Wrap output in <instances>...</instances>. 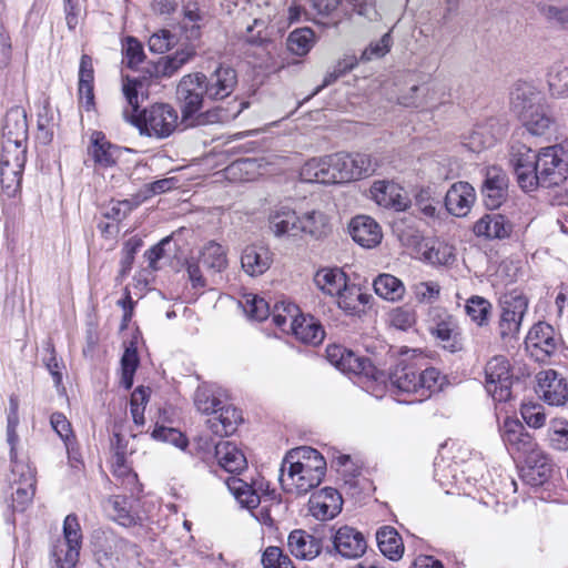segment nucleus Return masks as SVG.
Here are the masks:
<instances>
[{"mask_svg": "<svg viewBox=\"0 0 568 568\" xmlns=\"http://www.w3.org/2000/svg\"><path fill=\"white\" fill-rule=\"evenodd\" d=\"M428 331L444 349L450 353L463 349L464 343L458 321L447 311L439 307L430 310Z\"/></svg>", "mask_w": 568, "mask_h": 568, "instance_id": "6", "label": "nucleus"}, {"mask_svg": "<svg viewBox=\"0 0 568 568\" xmlns=\"http://www.w3.org/2000/svg\"><path fill=\"white\" fill-rule=\"evenodd\" d=\"M547 82L551 97L568 98V60H560L551 65Z\"/></svg>", "mask_w": 568, "mask_h": 568, "instance_id": "42", "label": "nucleus"}, {"mask_svg": "<svg viewBox=\"0 0 568 568\" xmlns=\"http://www.w3.org/2000/svg\"><path fill=\"white\" fill-rule=\"evenodd\" d=\"M337 154L320 159L308 160L301 169V178L305 182L322 184L344 183L339 165L337 166Z\"/></svg>", "mask_w": 568, "mask_h": 568, "instance_id": "15", "label": "nucleus"}, {"mask_svg": "<svg viewBox=\"0 0 568 568\" xmlns=\"http://www.w3.org/2000/svg\"><path fill=\"white\" fill-rule=\"evenodd\" d=\"M434 89L427 84L413 85L399 98V103L407 108H426L433 101Z\"/></svg>", "mask_w": 568, "mask_h": 568, "instance_id": "50", "label": "nucleus"}, {"mask_svg": "<svg viewBox=\"0 0 568 568\" xmlns=\"http://www.w3.org/2000/svg\"><path fill=\"white\" fill-rule=\"evenodd\" d=\"M180 69L181 68L178 67L176 63H173L171 57L166 55L160 58L156 62H148V64L144 67V75L149 74L150 77L169 78Z\"/></svg>", "mask_w": 568, "mask_h": 568, "instance_id": "54", "label": "nucleus"}, {"mask_svg": "<svg viewBox=\"0 0 568 568\" xmlns=\"http://www.w3.org/2000/svg\"><path fill=\"white\" fill-rule=\"evenodd\" d=\"M500 433L505 445L511 450L528 455L537 447L532 435L517 418L506 417L500 427Z\"/></svg>", "mask_w": 568, "mask_h": 568, "instance_id": "19", "label": "nucleus"}, {"mask_svg": "<svg viewBox=\"0 0 568 568\" xmlns=\"http://www.w3.org/2000/svg\"><path fill=\"white\" fill-rule=\"evenodd\" d=\"M199 261L213 273H220L227 266L225 251L222 245L215 242H210L203 247Z\"/></svg>", "mask_w": 568, "mask_h": 568, "instance_id": "46", "label": "nucleus"}, {"mask_svg": "<svg viewBox=\"0 0 568 568\" xmlns=\"http://www.w3.org/2000/svg\"><path fill=\"white\" fill-rule=\"evenodd\" d=\"M244 312L250 318L261 322L268 317L270 307L264 298L254 295L246 298Z\"/></svg>", "mask_w": 568, "mask_h": 568, "instance_id": "61", "label": "nucleus"}, {"mask_svg": "<svg viewBox=\"0 0 568 568\" xmlns=\"http://www.w3.org/2000/svg\"><path fill=\"white\" fill-rule=\"evenodd\" d=\"M500 307L499 335L503 339L515 337L519 333L523 318L527 312L528 301L521 294L511 293L501 298Z\"/></svg>", "mask_w": 568, "mask_h": 568, "instance_id": "9", "label": "nucleus"}, {"mask_svg": "<svg viewBox=\"0 0 568 568\" xmlns=\"http://www.w3.org/2000/svg\"><path fill=\"white\" fill-rule=\"evenodd\" d=\"M527 464L525 477L532 486L544 485L555 473L552 462L538 449L527 455Z\"/></svg>", "mask_w": 568, "mask_h": 568, "instance_id": "31", "label": "nucleus"}, {"mask_svg": "<svg viewBox=\"0 0 568 568\" xmlns=\"http://www.w3.org/2000/svg\"><path fill=\"white\" fill-rule=\"evenodd\" d=\"M310 509L317 519L334 518L342 509V497L336 489L325 487L311 498Z\"/></svg>", "mask_w": 568, "mask_h": 568, "instance_id": "29", "label": "nucleus"}, {"mask_svg": "<svg viewBox=\"0 0 568 568\" xmlns=\"http://www.w3.org/2000/svg\"><path fill=\"white\" fill-rule=\"evenodd\" d=\"M535 169L539 172L544 187L560 185L568 178V164L554 145L539 151Z\"/></svg>", "mask_w": 568, "mask_h": 568, "instance_id": "10", "label": "nucleus"}, {"mask_svg": "<svg viewBox=\"0 0 568 568\" xmlns=\"http://www.w3.org/2000/svg\"><path fill=\"white\" fill-rule=\"evenodd\" d=\"M27 477L26 486H17L12 494V507L17 511H23L36 494V486H32V479L29 475Z\"/></svg>", "mask_w": 568, "mask_h": 568, "instance_id": "60", "label": "nucleus"}, {"mask_svg": "<svg viewBox=\"0 0 568 568\" xmlns=\"http://www.w3.org/2000/svg\"><path fill=\"white\" fill-rule=\"evenodd\" d=\"M28 123L24 109L11 108L4 116L2 126V150L26 149Z\"/></svg>", "mask_w": 568, "mask_h": 568, "instance_id": "16", "label": "nucleus"}, {"mask_svg": "<svg viewBox=\"0 0 568 568\" xmlns=\"http://www.w3.org/2000/svg\"><path fill=\"white\" fill-rule=\"evenodd\" d=\"M476 201V192L468 182L459 181L454 183L445 195V207L447 212L457 217H464Z\"/></svg>", "mask_w": 568, "mask_h": 568, "instance_id": "22", "label": "nucleus"}, {"mask_svg": "<svg viewBox=\"0 0 568 568\" xmlns=\"http://www.w3.org/2000/svg\"><path fill=\"white\" fill-rule=\"evenodd\" d=\"M301 236L308 235L315 240L327 236L331 233L328 216L318 210H312L301 216Z\"/></svg>", "mask_w": 568, "mask_h": 568, "instance_id": "36", "label": "nucleus"}, {"mask_svg": "<svg viewBox=\"0 0 568 568\" xmlns=\"http://www.w3.org/2000/svg\"><path fill=\"white\" fill-rule=\"evenodd\" d=\"M138 337L135 336L125 344L124 353L121 357V379L120 384L130 389L133 385V377L139 366Z\"/></svg>", "mask_w": 568, "mask_h": 568, "instance_id": "43", "label": "nucleus"}, {"mask_svg": "<svg viewBox=\"0 0 568 568\" xmlns=\"http://www.w3.org/2000/svg\"><path fill=\"white\" fill-rule=\"evenodd\" d=\"M170 423L166 409H160V419L151 433V437L156 442L170 443L175 447L185 449L189 442L187 438L176 428L166 426Z\"/></svg>", "mask_w": 568, "mask_h": 568, "instance_id": "40", "label": "nucleus"}, {"mask_svg": "<svg viewBox=\"0 0 568 568\" xmlns=\"http://www.w3.org/2000/svg\"><path fill=\"white\" fill-rule=\"evenodd\" d=\"M377 546L381 552L390 560H398L404 552L403 540L397 530L390 526H383L376 531Z\"/></svg>", "mask_w": 568, "mask_h": 568, "instance_id": "37", "label": "nucleus"}, {"mask_svg": "<svg viewBox=\"0 0 568 568\" xmlns=\"http://www.w3.org/2000/svg\"><path fill=\"white\" fill-rule=\"evenodd\" d=\"M270 229L275 236H301V216H298L292 207L288 205L275 206L268 216Z\"/></svg>", "mask_w": 568, "mask_h": 568, "instance_id": "26", "label": "nucleus"}, {"mask_svg": "<svg viewBox=\"0 0 568 568\" xmlns=\"http://www.w3.org/2000/svg\"><path fill=\"white\" fill-rule=\"evenodd\" d=\"M172 237L166 236L162 239L156 245H154L148 252L149 268L158 271L162 267V261L166 262L170 257L171 250L166 248L171 245Z\"/></svg>", "mask_w": 568, "mask_h": 568, "instance_id": "57", "label": "nucleus"}, {"mask_svg": "<svg viewBox=\"0 0 568 568\" xmlns=\"http://www.w3.org/2000/svg\"><path fill=\"white\" fill-rule=\"evenodd\" d=\"M560 337L554 327L545 322L535 324L528 332L525 346L537 362L547 361L557 349Z\"/></svg>", "mask_w": 568, "mask_h": 568, "instance_id": "11", "label": "nucleus"}, {"mask_svg": "<svg viewBox=\"0 0 568 568\" xmlns=\"http://www.w3.org/2000/svg\"><path fill=\"white\" fill-rule=\"evenodd\" d=\"M375 293L390 302L400 301L405 295V285L392 274H379L373 283Z\"/></svg>", "mask_w": 568, "mask_h": 568, "instance_id": "41", "label": "nucleus"}, {"mask_svg": "<svg viewBox=\"0 0 568 568\" xmlns=\"http://www.w3.org/2000/svg\"><path fill=\"white\" fill-rule=\"evenodd\" d=\"M484 182L481 185V194L485 205L495 210L499 207L508 195V176L507 173L497 165H490L483 170Z\"/></svg>", "mask_w": 568, "mask_h": 568, "instance_id": "18", "label": "nucleus"}, {"mask_svg": "<svg viewBox=\"0 0 568 568\" xmlns=\"http://www.w3.org/2000/svg\"><path fill=\"white\" fill-rule=\"evenodd\" d=\"M215 458L227 473H241L247 466L243 452L232 442H220L215 445Z\"/></svg>", "mask_w": 568, "mask_h": 568, "instance_id": "33", "label": "nucleus"}, {"mask_svg": "<svg viewBox=\"0 0 568 568\" xmlns=\"http://www.w3.org/2000/svg\"><path fill=\"white\" fill-rule=\"evenodd\" d=\"M315 43V34L310 28H301L292 31L287 38L288 50L296 55H305Z\"/></svg>", "mask_w": 568, "mask_h": 568, "instance_id": "47", "label": "nucleus"}, {"mask_svg": "<svg viewBox=\"0 0 568 568\" xmlns=\"http://www.w3.org/2000/svg\"><path fill=\"white\" fill-rule=\"evenodd\" d=\"M138 204H133L129 200L123 201H111L110 204L103 211V217L119 223L123 220Z\"/></svg>", "mask_w": 568, "mask_h": 568, "instance_id": "62", "label": "nucleus"}, {"mask_svg": "<svg viewBox=\"0 0 568 568\" xmlns=\"http://www.w3.org/2000/svg\"><path fill=\"white\" fill-rule=\"evenodd\" d=\"M514 231V224L503 214L487 213L473 226V232L478 237L486 240H505Z\"/></svg>", "mask_w": 568, "mask_h": 568, "instance_id": "25", "label": "nucleus"}, {"mask_svg": "<svg viewBox=\"0 0 568 568\" xmlns=\"http://www.w3.org/2000/svg\"><path fill=\"white\" fill-rule=\"evenodd\" d=\"M412 292L418 303L432 304L440 296V285L434 281L418 282L412 286Z\"/></svg>", "mask_w": 568, "mask_h": 568, "instance_id": "52", "label": "nucleus"}, {"mask_svg": "<svg viewBox=\"0 0 568 568\" xmlns=\"http://www.w3.org/2000/svg\"><path fill=\"white\" fill-rule=\"evenodd\" d=\"M509 156L514 171H520L535 168L538 154L531 148L517 141L511 144Z\"/></svg>", "mask_w": 568, "mask_h": 568, "instance_id": "48", "label": "nucleus"}, {"mask_svg": "<svg viewBox=\"0 0 568 568\" xmlns=\"http://www.w3.org/2000/svg\"><path fill=\"white\" fill-rule=\"evenodd\" d=\"M80 549V546L55 540L50 550L49 567L75 568Z\"/></svg>", "mask_w": 568, "mask_h": 568, "instance_id": "38", "label": "nucleus"}, {"mask_svg": "<svg viewBox=\"0 0 568 568\" xmlns=\"http://www.w3.org/2000/svg\"><path fill=\"white\" fill-rule=\"evenodd\" d=\"M520 414L525 423L532 428H541L546 423L545 408L540 404L527 403L520 407Z\"/></svg>", "mask_w": 568, "mask_h": 568, "instance_id": "56", "label": "nucleus"}, {"mask_svg": "<svg viewBox=\"0 0 568 568\" xmlns=\"http://www.w3.org/2000/svg\"><path fill=\"white\" fill-rule=\"evenodd\" d=\"M206 97L222 100L232 94L237 84L236 71L229 65H219L209 77L204 74Z\"/></svg>", "mask_w": 568, "mask_h": 568, "instance_id": "20", "label": "nucleus"}, {"mask_svg": "<svg viewBox=\"0 0 568 568\" xmlns=\"http://www.w3.org/2000/svg\"><path fill=\"white\" fill-rule=\"evenodd\" d=\"M287 544L292 555L304 560L314 559L322 549L320 539L302 529L293 530L288 536Z\"/></svg>", "mask_w": 568, "mask_h": 568, "instance_id": "32", "label": "nucleus"}, {"mask_svg": "<svg viewBox=\"0 0 568 568\" xmlns=\"http://www.w3.org/2000/svg\"><path fill=\"white\" fill-rule=\"evenodd\" d=\"M142 63V44L131 36L122 40L121 91L123 97L122 119L136 128L142 134V109L139 99V90L142 87V75L132 77L125 69L139 71Z\"/></svg>", "mask_w": 568, "mask_h": 568, "instance_id": "3", "label": "nucleus"}, {"mask_svg": "<svg viewBox=\"0 0 568 568\" xmlns=\"http://www.w3.org/2000/svg\"><path fill=\"white\" fill-rule=\"evenodd\" d=\"M241 264L250 276L262 275L272 264V253L264 246L248 245L242 252Z\"/></svg>", "mask_w": 568, "mask_h": 568, "instance_id": "30", "label": "nucleus"}, {"mask_svg": "<svg viewBox=\"0 0 568 568\" xmlns=\"http://www.w3.org/2000/svg\"><path fill=\"white\" fill-rule=\"evenodd\" d=\"M26 152L27 149L2 150L0 155V182L8 196H14L20 190Z\"/></svg>", "mask_w": 568, "mask_h": 568, "instance_id": "12", "label": "nucleus"}, {"mask_svg": "<svg viewBox=\"0 0 568 568\" xmlns=\"http://www.w3.org/2000/svg\"><path fill=\"white\" fill-rule=\"evenodd\" d=\"M513 374L509 361L503 355L491 357L485 366V388L495 402L511 398Z\"/></svg>", "mask_w": 568, "mask_h": 568, "instance_id": "7", "label": "nucleus"}, {"mask_svg": "<svg viewBox=\"0 0 568 568\" xmlns=\"http://www.w3.org/2000/svg\"><path fill=\"white\" fill-rule=\"evenodd\" d=\"M465 310L473 322L478 326H485L488 324L493 305L488 300L474 295L467 300Z\"/></svg>", "mask_w": 568, "mask_h": 568, "instance_id": "49", "label": "nucleus"}, {"mask_svg": "<svg viewBox=\"0 0 568 568\" xmlns=\"http://www.w3.org/2000/svg\"><path fill=\"white\" fill-rule=\"evenodd\" d=\"M537 8L539 13L549 22L568 30V8H559L548 3H539Z\"/></svg>", "mask_w": 568, "mask_h": 568, "instance_id": "59", "label": "nucleus"}, {"mask_svg": "<svg viewBox=\"0 0 568 568\" xmlns=\"http://www.w3.org/2000/svg\"><path fill=\"white\" fill-rule=\"evenodd\" d=\"M348 231L352 239L363 247L372 248L381 243L383 234L378 223L367 215L352 219Z\"/></svg>", "mask_w": 568, "mask_h": 568, "instance_id": "27", "label": "nucleus"}, {"mask_svg": "<svg viewBox=\"0 0 568 568\" xmlns=\"http://www.w3.org/2000/svg\"><path fill=\"white\" fill-rule=\"evenodd\" d=\"M372 199L382 207L405 211L409 205L402 186L389 181H375L371 186Z\"/></svg>", "mask_w": 568, "mask_h": 568, "instance_id": "21", "label": "nucleus"}, {"mask_svg": "<svg viewBox=\"0 0 568 568\" xmlns=\"http://www.w3.org/2000/svg\"><path fill=\"white\" fill-rule=\"evenodd\" d=\"M314 283L328 296H337L347 283L346 274L338 267H325L316 272Z\"/></svg>", "mask_w": 568, "mask_h": 568, "instance_id": "35", "label": "nucleus"}, {"mask_svg": "<svg viewBox=\"0 0 568 568\" xmlns=\"http://www.w3.org/2000/svg\"><path fill=\"white\" fill-rule=\"evenodd\" d=\"M194 404L197 410L203 414H216L217 408L221 405V400L211 389L205 386H201L195 392Z\"/></svg>", "mask_w": 568, "mask_h": 568, "instance_id": "53", "label": "nucleus"}, {"mask_svg": "<svg viewBox=\"0 0 568 568\" xmlns=\"http://www.w3.org/2000/svg\"><path fill=\"white\" fill-rule=\"evenodd\" d=\"M204 95H206L204 73H190L180 80L176 99L182 114L181 125L184 129L234 120L248 105L247 102H241L237 110L232 113L221 108L200 113Z\"/></svg>", "mask_w": 568, "mask_h": 568, "instance_id": "1", "label": "nucleus"}, {"mask_svg": "<svg viewBox=\"0 0 568 568\" xmlns=\"http://www.w3.org/2000/svg\"><path fill=\"white\" fill-rule=\"evenodd\" d=\"M504 134V126L496 119H489L484 123L475 125L465 138V145L473 152H480L495 145Z\"/></svg>", "mask_w": 568, "mask_h": 568, "instance_id": "23", "label": "nucleus"}, {"mask_svg": "<svg viewBox=\"0 0 568 568\" xmlns=\"http://www.w3.org/2000/svg\"><path fill=\"white\" fill-rule=\"evenodd\" d=\"M392 47V37L385 33L378 41L371 42L369 45L363 51L362 60L371 61L373 59L384 57Z\"/></svg>", "mask_w": 568, "mask_h": 568, "instance_id": "63", "label": "nucleus"}, {"mask_svg": "<svg viewBox=\"0 0 568 568\" xmlns=\"http://www.w3.org/2000/svg\"><path fill=\"white\" fill-rule=\"evenodd\" d=\"M331 542L332 550L329 551L346 559H357L367 549V541L363 532L346 525L332 529Z\"/></svg>", "mask_w": 568, "mask_h": 568, "instance_id": "13", "label": "nucleus"}, {"mask_svg": "<svg viewBox=\"0 0 568 568\" xmlns=\"http://www.w3.org/2000/svg\"><path fill=\"white\" fill-rule=\"evenodd\" d=\"M337 166L342 172L343 181L349 182L364 176H368L375 172V162L368 154L363 153H336Z\"/></svg>", "mask_w": 568, "mask_h": 568, "instance_id": "24", "label": "nucleus"}, {"mask_svg": "<svg viewBox=\"0 0 568 568\" xmlns=\"http://www.w3.org/2000/svg\"><path fill=\"white\" fill-rule=\"evenodd\" d=\"M336 297L338 306L352 315L363 312L372 298L369 294L363 293L357 285H348L347 283Z\"/></svg>", "mask_w": 568, "mask_h": 568, "instance_id": "39", "label": "nucleus"}, {"mask_svg": "<svg viewBox=\"0 0 568 568\" xmlns=\"http://www.w3.org/2000/svg\"><path fill=\"white\" fill-rule=\"evenodd\" d=\"M298 308L296 305L288 306V314L291 318V328L301 342L305 344L317 345L322 343L325 332L322 325L314 317L301 316L296 317Z\"/></svg>", "mask_w": 568, "mask_h": 568, "instance_id": "28", "label": "nucleus"}, {"mask_svg": "<svg viewBox=\"0 0 568 568\" xmlns=\"http://www.w3.org/2000/svg\"><path fill=\"white\" fill-rule=\"evenodd\" d=\"M510 106L526 130L532 135H545L555 124L554 118L540 104V95L528 83H517L510 94Z\"/></svg>", "mask_w": 568, "mask_h": 568, "instance_id": "5", "label": "nucleus"}, {"mask_svg": "<svg viewBox=\"0 0 568 568\" xmlns=\"http://www.w3.org/2000/svg\"><path fill=\"white\" fill-rule=\"evenodd\" d=\"M114 146L106 140L101 131H93L91 134V144L88 149L89 154L95 163L102 166H111L114 164L112 150Z\"/></svg>", "mask_w": 568, "mask_h": 568, "instance_id": "45", "label": "nucleus"}, {"mask_svg": "<svg viewBox=\"0 0 568 568\" xmlns=\"http://www.w3.org/2000/svg\"><path fill=\"white\" fill-rule=\"evenodd\" d=\"M225 484L236 500L248 509L256 508L260 505V495L254 488L243 479L231 476L225 480Z\"/></svg>", "mask_w": 568, "mask_h": 568, "instance_id": "44", "label": "nucleus"}, {"mask_svg": "<svg viewBox=\"0 0 568 568\" xmlns=\"http://www.w3.org/2000/svg\"><path fill=\"white\" fill-rule=\"evenodd\" d=\"M325 470L324 457L316 449L303 446L285 455L278 480L286 493L304 495L322 483Z\"/></svg>", "mask_w": 568, "mask_h": 568, "instance_id": "2", "label": "nucleus"}, {"mask_svg": "<svg viewBox=\"0 0 568 568\" xmlns=\"http://www.w3.org/2000/svg\"><path fill=\"white\" fill-rule=\"evenodd\" d=\"M125 499L121 498L120 496H116L113 501L112 506L115 511L114 519L124 527H131L135 526L138 521L140 520V517L135 514H132L129 509L124 507Z\"/></svg>", "mask_w": 568, "mask_h": 568, "instance_id": "64", "label": "nucleus"}, {"mask_svg": "<svg viewBox=\"0 0 568 568\" xmlns=\"http://www.w3.org/2000/svg\"><path fill=\"white\" fill-rule=\"evenodd\" d=\"M58 541L82 546V530L77 515L70 514L63 520V537Z\"/></svg>", "mask_w": 568, "mask_h": 568, "instance_id": "58", "label": "nucleus"}, {"mask_svg": "<svg viewBox=\"0 0 568 568\" xmlns=\"http://www.w3.org/2000/svg\"><path fill=\"white\" fill-rule=\"evenodd\" d=\"M443 379L437 368L423 369L415 358L400 359L389 373V382L398 392L416 396L412 402L429 398L440 389Z\"/></svg>", "mask_w": 568, "mask_h": 568, "instance_id": "4", "label": "nucleus"}, {"mask_svg": "<svg viewBox=\"0 0 568 568\" xmlns=\"http://www.w3.org/2000/svg\"><path fill=\"white\" fill-rule=\"evenodd\" d=\"M536 382V393L548 405L564 406L568 402V382L557 371H540Z\"/></svg>", "mask_w": 568, "mask_h": 568, "instance_id": "14", "label": "nucleus"}, {"mask_svg": "<svg viewBox=\"0 0 568 568\" xmlns=\"http://www.w3.org/2000/svg\"><path fill=\"white\" fill-rule=\"evenodd\" d=\"M327 361L343 373L364 375L378 381L383 373L376 368L369 358L358 356L353 351L341 345H329L326 348Z\"/></svg>", "mask_w": 568, "mask_h": 568, "instance_id": "8", "label": "nucleus"}, {"mask_svg": "<svg viewBox=\"0 0 568 568\" xmlns=\"http://www.w3.org/2000/svg\"><path fill=\"white\" fill-rule=\"evenodd\" d=\"M124 436L121 434L115 433L113 436V439L111 440L112 448L114 449V456H113V468L114 473L124 476L129 471L128 467V460L126 455L133 454L136 450V447L133 445L128 448V442L123 444Z\"/></svg>", "mask_w": 568, "mask_h": 568, "instance_id": "51", "label": "nucleus"}, {"mask_svg": "<svg viewBox=\"0 0 568 568\" xmlns=\"http://www.w3.org/2000/svg\"><path fill=\"white\" fill-rule=\"evenodd\" d=\"M438 203L439 202L433 197V191L430 187H422L415 194V206L426 217L434 219L437 216Z\"/></svg>", "mask_w": 568, "mask_h": 568, "instance_id": "55", "label": "nucleus"}, {"mask_svg": "<svg viewBox=\"0 0 568 568\" xmlns=\"http://www.w3.org/2000/svg\"><path fill=\"white\" fill-rule=\"evenodd\" d=\"M219 415L206 420L209 428L219 436H229L236 430L242 422L241 412L233 406H219Z\"/></svg>", "mask_w": 568, "mask_h": 568, "instance_id": "34", "label": "nucleus"}, {"mask_svg": "<svg viewBox=\"0 0 568 568\" xmlns=\"http://www.w3.org/2000/svg\"><path fill=\"white\" fill-rule=\"evenodd\" d=\"M178 125L175 110L166 103H156L144 109V134L169 136Z\"/></svg>", "mask_w": 568, "mask_h": 568, "instance_id": "17", "label": "nucleus"}]
</instances>
